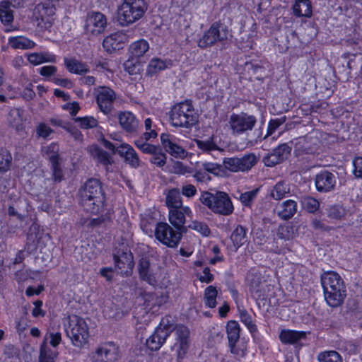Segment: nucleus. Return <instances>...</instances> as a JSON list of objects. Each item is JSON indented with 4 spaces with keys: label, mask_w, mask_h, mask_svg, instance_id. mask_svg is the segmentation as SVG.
I'll list each match as a JSON object with an SVG mask.
<instances>
[{
    "label": "nucleus",
    "mask_w": 362,
    "mask_h": 362,
    "mask_svg": "<svg viewBox=\"0 0 362 362\" xmlns=\"http://www.w3.org/2000/svg\"><path fill=\"white\" fill-rule=\"evenodd\" d=\"M148 8L146 0H123L117 7L116 22L128 27L144 18Z\"/></svg>",
    "instance_id": "nucleus-1"
},
{
    "label": "nucleus",
    "mask_w": 362,
    "mask_h": 362,
    "mask_svg": "<svg viewBox=\"0 0 362 362\" xmlns=\"http://www.w3.org/2000/svg\"><path fill=\"white\" fill-rule=\"evenodd\" d=\"M322 285L324 289L325 299L331 307L340 305L346 296L344 281L334 272H325L322 276Z\"/></svg>",
    "instance_id": "nucleus-2"
},
{
    "label": "nucleus",
    "mask_w": 362,
    "mask_h": 362,
    "mask_svg": "<svg viewBox=\"0 0 362 362\" xmlns=\"http://www.w3.org/2000/svg\"><path fill=\"white\" fill-rule=\"evenodd\" d=\"M64 327L72 344L83 347L88 342L89 331L86 320L78 315H70L64 320Z\"/></svg>",
    "instance_id": "nucleus-3"
},
{
    "label": "nucleus",
    "mask_w": 362,
    "mask_h": 362,
    "mask_svg": "<svg viewBox=\"0 0 362 362\" xmlns=\"http://www.w3.org/2000/svg\"><path fill=\"white\" fill-rule=\"evenodd\" d=\"M170 121L173 126L191 129L199 122V114L189 101L175 104L170 112Z\"/></svg>",
    "instance_id": "nucleus-4"
},
{
    "label": "nucleus",
    "mask_w": 362,
    "mask_h": 362,
    "mask_svg": "<svg viewBox=\"0 0 362 362\" xmlns=\"http://www.w3.org/2000/svg\"><path fill=\"white\" fill-rule=\"evenodd\" d=\"M83 204L85 209L92 214L100 213L105 203V196L100 182L95 179L87 181L81 191Z\"/></svg>",
    "instance_id": "nucleus-5"
},
{
    "label": "nucleus",
    "mask_w": 362,
    "mask_h": 362,
    "mask_svg": "<svg viewBox=\"0 0 362 362\" xmlns=\"http://www.w3.org/2000/svg\"><path fill=\"white\" fill-rule=\"evenodd\" d=\"M200 201L216 214L228 215L233 211V206L228 195L223 192H217L215 194L204 192L201 194Z\"/></svg>",
    "instance_id": "nucleus-6"
},
{
    "label": "nucleus",
    "mask_w": 362,
    "mask_h": 362,
    "mask_svg": "<svg viewBox=\"0 0 362 362\" xmlns=\"http://www.w3.org/2000/svg\"><path fill=\"white\" fill-rule=\"evenodd\" d=\"M173 329V323L170 317L163 318L154 332L146 339V347L151 351L159 350Z\"/></svg>",
    "instance_id": "nucleus-7"
},
{
    "label": "nucleus",
    "mask_w": 362,
    "mask_h": 362,
    "mask_svg": "<svg viewBox=\"0 0 362 362\" xmlns=\"http://www.w3.org/2000/svg\"><path fill=\"white\" fill-rule=\"evenodd\" d=\"M256 124V117L245 112L233 113L228 119V126L231 133L238 136L252 131Z\"/></svg>",
    "instance_id": "nucleus-8"
},
{
    "label": "nucleus",
    "mask_w": 362,
    "mask_h": 362,
    "mask_svg": "<svg viewBox=\"0 0 362 362\" xmlns=\"http://www.w3.org/2000/svg\"><path fill=\"white\" fill-rule=\"evenodd\" d=\"M107 25L106 16L99 11L88 13L85 24L84 32L89 37H94L102 34Z\"/></svg>",
    "instance_id": "nucleus-9"
},
{
    "label": "nucleus",
    "mask_w": 362,
    "mask_h": 362,
    "mask_svg": "<svg viewBox=\"0 0 362 362\" xmlns=\"http://www.w3.org/2000/svg\"><path fill=\"white\" fill-rule=\"evenodd\" d=\"M154 235L159 242L169 247H176L181 239V233L175 231L167 223H158Z\"/></svg>",
    "instance_id": "nucleus-10"
},
{
    "label": "nucleus",
    "mask_w": 362,
    "mask_h": 362,
    "mask_svg": "<svg viewBox=\"0 0 362 362\" xmlns=\"http://www.w3.org/2000/svg\"><path fill=\"white\" fill-rule=\"evenodd\" d=\"M129 40L127 32L119 30L105 36L103 41V47L108 53H114L123 49Z\"/></svg>",
    "instance_id": "nucleus-11"
},
{
    "label": "nucleus",
    "mask_w": 362,
    "mask_h": 362,
    "mask_svg": "<svg viewBox=\"0 0 362 362\" xmlns=\"http://www.w3.org/2000/svg\"><path fill=\"white\" fill-rule=\"evenodd\" d=\"M254 154H247L242 158H228L223 160L224 168L231 172L250 170L257 162Z\"/></svg>",
    "instance_id": "nucleus-12"
},
{
    "label": "nucleus",
    "mask_w": 362,
    "mask_h": 362,
    "mask_svg": "<svg viewBox=\"0 0 362 362\" xmlns=\"http://www.w3.org/2000/svg\"><path fill=\"white\" fill-rule=\"evenodd\" d=\"M95 95L96 102L100 111L105 115L110 114L116 98L115 92L110 88L102 86L95 90Z\"/></svg>",
    "instance_id": "nucleus-13"
},
{
    "label": "nucleus",
    "mask_w": 362,
    "mask_h": 362,
    "mask_svg": "<svg viewBox=\"0 0 362 362\" xmlns=\"http://www.w3.org/2000/svg\"><path fill=\"white\" fill-rule=\"evenodd\" d=\"M118 358V346L113 343H107L93 355L92 362H117Z\"/></svg>",
    "instance_id": "nucleus-14"
},
{
    "label": "nucleus",
    "mask_w": 362,
    "mask_h": 362,
    "mask_svg": "<svg viewBox=\"0 0 362 362\" xmlns=\"http://www.w3.org/2000/svg\"><path fill=\"white\" fill-rule=\"evenodd\" d=\"M139 272L141 278L148 282L149 284L156 285L160 288H167L170 283L167 278L160 281V276L151 273L149 263L146 259H141L139 264Z\"/></svg>",
    "instance_id": "nucleus-15"
},
{
    "label": "nucleus",
    "mask_w": 362,
    "mask_h": 362,
    "mask_svg": "<svg viewBox=\"0 0 362 362\" xmlns=\"http://www.w3.org/2000/svg\"><path fill=\"white\" fill-rule=\"evenodd\" d=\"M175 333L176 342L173 346V350L180 358H182L188 350L189 331L184 325H177L175 327Z\"/></svg>",
    "instance_id": "nucleus-16"
},
{
    "label": "nucleus",
    "mask_w": 362,
    "mask_h": 362,
    "mask_svg": "<svg viewBox=\"0 0 362 362\" xmlns=\"http://www.w3.org/2000/svg\"><path fill=\"white\" fill-rule=\"evenodd\" d=\"M193 216L192 211L187 206H182L180 208H172L169 209L168 219L170 223L180 229L185 223V217L192 218Z\"/></svg>",
    "instance_id": "nucleus-17"
},
{
    "label": "nucleus",
    "mask_w": 362,
    "mask_h": 362,
    "mask_svg": "<svg viewBox=\"0 0 362 362\" xmlns=\"http://www.w3.org/2000/svg\"><path fill=\"white\" fill-rule=\"evenodd\" d=\"M160 141L166 151L173 156L184 158L186 156L185 151L180 145V141L175 136L163 134L160 136Z\"/></svg>",
    "instance_id": "nucleus-18"
},
{
    "label": "nucleus",
    "mask_w": 362,
    "mask_h": 362,
    "mask_svg": "<svg viewBox=\"0 0 362 362\" xmlns=\"http://www.w3.org/2000/svg\"><path fill=\"white\" fill-rule=\"evenodd\" d=\"M36 9L40 16V18L37 19L38 27L42 30H49L55 20L54 7L53 6L45 7L44 5H38Z\"/></svg>",
    "instance_id": "nucleus-19"
},
{
    "label": "nucleus",
    "mask_w": 362,
    "mask_h": 362,
    "mask_svg": "<svg viewBox=\"0 0 362 362\" xmlns=\"http://www.w3.org/2000/svg\"><path fill=\"white\" fill-rule=\"evenodd\" d=\"M226 37V35H222L220 33L218 25H213L199 40L198 46L201 48H205L214 45L217 41L223 40Z\"/></svg>",
    "instance_id": "nucleus-20"
},
{
    "label": "nucleus",
    "mask_w": 362,
    "mask_h": 362,
    "mask_svg": "<svg viewBox=\"0 0 362 362\" xmlns=\"http://www.w3.org/2000/svg\"><path fill=\"white\" fill-rule=\"evenodd\" d=\"M117 118L122 129L128 133H134L139 128V120L136 117L129 111L118 113Z\"/></svg>",
    "instance_id": "nucleus-21"
},
{
    "label": "nucleus",
    "mask_w": 362,
    "mask_h": 362,
    "mask_svg": "<svg viewBox=\"0 0 362 362\" xmlns=\"http://www.w3.org/2000/svg\"><path fill=\"white\" fill-rule=\"evenodd\" d=\"M150 45L145 39L132 42L128 47V55L133 59L144 60V56L149 51Z\"/></svg>",
    "instance_id": "nucleus-22"
},
{
    "label": "nucleus",
    "mask_w": 362,
    "mask_h": 362,
    "mask_svg": "<svg viewBox=\"0 0 362 362\" xmlns=\"http://www.w3.org/2000/svg\"><path fill=\"white\" fill-rule=\"evenodd\" d=\"M335 185V176L329 172L322 171L316 175L315 186L320 192H329L334 188Z\"/></svg>",
    "instance_id": "nucleus-23"
},
{
    "label": "nucleus",
    "mask_w": 362,
    "mask_h": 362,
    "mask_svg": "<svg viewBox=\"0 0 362 362\" xmlns=\"http://www.w3.org/2000/svg\"><path fill=\"white\" fill-rule=\"evenodd\" d=\"M115 263L121 273L128 274L132 272L134 267L132 254L130 252H118L115 255Z\"/></svg>",
    "instance_id": "nucleus-24"
},
{
    "label": "nucleus",
    "mask_w": 362,
    "mask_h": 362,
    "mask_svg": "<svg viewBox=\"0 0 362 362\" xmlns=\"http://www.w3.org/2000/svg\"><path fill=\"white\" fill-rule=\"evenodd\" d=\"M290 152L291 148L287 144L279 145L272 153L264 158V163L267 166H273L286 158Z\"/></svg>",
    "instance_id": "nucleus-25"
},
{
    "label": "nucleus",
    "mask_w": 362,
    "mask_h": 362,
    "mask_svg": "<svg viewBox=\"0 0 362 362\" xmlns=\"http://www.w3.org/2000/svg\"><path fill=\"white\" fill-rule=\"evenodd\" d=\"M25 57L28 62L33 66L44 63H54L57 61L56 56L49 52L26 53Z\"/></svg>",
    "instance_id": "nucleus-26"
},
{
    "label": "nucleus",
    "mask_w": 362,
    "mask_h": 362,
    "mask_svg": "<svg viewBox=\"0 0 362 362\" xmlns=\"http://www.w3.org/2000/svg\"><path fill=\"white\" fill-rule=\"evenodd\" d=\"M226 332L231 352L239 356H243L244 353L243 351L241 354H239L235 349V343L240 337L239 324L234 320L228 322L226 326Z\"/></svg>",
    "instance_id": "nucleus-27"
},
{
    "label": "nucleus",
    "mask_w": 362,
    "mask_h": 362,
    "mask_svg": "<svg viewBox=\"0 0 362 362\" xmlns=\"http://www.w3.org/2000/svg\"><path fill=\"white\" fill-rule=\"evenodd\" d=\"M305 332L284 329L279 333V339L283 344H293L305 338Z\"/></svg>",
    "instance_id": "nucleus-28"
},
{
    "label": "nucleus",
    "mask_w": 362,
    "mask_h": 362,
    "mask_svg": "<svg viewBox=\"0 0 362 362\" xmlns=\"http://www.w3.org/2000/svg\"><path fill=\"white\" fill-rule=\"evenodd\" d=\"M146 307L153 308L154 306H160L168 301L169 295L168 292L159 293L155 294L145 293L143 296Z\"/></svg>",
    "instance_id": "nucleus-29"
},
{
    "label": "nucleus",
    "mask_w": 362,
    "mask_h": 362,
    "mask_svg": "<svg viewBox=\"0 0 362 362\" xmlns=\"http://www.w3.org/2000/svg\"><path fill=\"white\" fill-rule=\"evenodd\" d=\"M64 61L66 69L72 74H83L87 73L89 70L86 64L76 59V58L66 57Z\"/></svg>",
    "instance_id": "nucleus-30"
},
{
    "label": "nucleus",
    "mask_w": 362,
    "mask_h": 362,
    "mask_svg": "<svg viewBox=\"0 0 362 362\" xmlns=\"http://www.w3.org/2000/svg\"><path fill=\"white\" fill-rule=\"evenodd\" d=\"M297 211V204L293 200L283 202L277 209L278 215L283 219L291 218Z\"/></svg>",
    "instance_id": "nucleus-31"
},
{
    "label": "nucleus",
    "mask_w": 362,
    "mask_h": 362,
    "mask_svg": "<svg viewBox=\"0 0 362 362\" xmlns=\"http://www.w3.org/2000/svg\"><path fill=\"white\" fill-rule=\"evenodd\" d=\"M293 11L296 16L310 18L313 13L311 3L309 0H297Z\"/></svg>",
    "instance_id": "nucleus-32"
},
{
    "label": "nucleus",
    "mask_w": 362,
    "mask_h": 362,
    "mask_svg": "<svg viewBox=\"0 0 362 362\" xmlns=\"http://www.w3.org/2000/svg\"><path fill=\"white\" fill-rule=\"evenodd\" d=\"M145 60L128 57L123 64L124 71L129 75H137L142 72Z\"/></svg>",
    "instance_id": "nucleus-33"
},
{
    "label": "nucleus",
    "mask_w": 362,
    "mask_h": 362,
    "mask_svg": "<svg viewBox=\"0 0 362 362\" xmlns=\"http://www.w3.org/2000/svg\"><path fill=\"white\" fill-rule=\"evenodd\" d=\"M100 143L106 148L112 151L114 153H117L121 157H126L129 154L130 151L133 148L129 144L127 143H122L118 146H115L111 142L105 139L103 137L100 139Z\"/></svg>",
    "instance_id": "nucleus-34"
},
{
    "label": "nucleus",
    "mask_w": 362,
    "mask_h": 362,
    "mask_svg": "<svg viewBox=\"0 0 362 362\" xmlns=\"http://www.w3.org/2000/svg\"><path fill=\"white\" fill-rule=\"evenodd\" d=\"M198 148L203 151L211 152L214 151H223V146L216 142V137L212 136L206 140H196Z\"/></svg>",
    "instance_id": "nucleus-35"
},
{
    "label": "nucleus",
    "mask_w": 362,
    "mask_h": 362,
    "mask_svg": "<svg viewBox=\"0 0 362 362\" xmlns=\"http://www.w3.org/2000/svg\"><path fill=\"white\" fill-rule=\"evenodd\" d=\"M61 341L62 334L59 332H55L48 329L41 344H45L46 347H51V349H56Z\"/></svg>",
    "instance_id": "nucleus-36"
},
{
    "label": "nucleus",
    "mask_w": 362,
    "mask_h": 362,
    "mask_svg": "<svg viewBox=\"0 0 362 362\" xmlns=\"http://www.w3.org/2000/svg\"><path fill=\"white\" fill-rule=\"evenodd\" d=\"M9 45L14 49H30L34 47L35 43L23 36L11 37L8 38Z\"/></svg>",
    "instance_id": "nucleus-37"
},
{
    "label": "nucleus",
    "mask_w": 362,
    "mask_h": 362,
    "mask_svg": "<svg viewBox=\"0 0 362 362\" xmlns=\"http://www.w3.org/2000/svg\"><path fill=\"white\" fill-rule=\"evenodd\" d=\"M167 67L168 63L166 61L157 57L153 58L146 67V74L150 76H153Z\"/></svg>",
    "instance_id": "nucleus-38"
},
{
    "label": "nucleus",
    "mask_w": 362,
    "mask_h": 362,
    "mask_svg": "<svg viewBox=\"0 0 362 362\" xmlns=\"http://www.w3.org/2000/svg\"><path fill=\"white\" fill-rule=\"evenodd\" d=\"M7 119L9 124L16 130H20L23 128L24 119L23 116V111L21 110H11L8 113Z\"/></svg>",
    "instance_id": "nucleus-39"
},
{
    "label": "nucleus",
    "mask_w": 362,
    "mask_h": 362,
    "mask_svg": "<svg viewBox=\"0 0 362 362\" xmlns=\"http://www.w3.org/2000/svg\"><path fill=\"white\" fill-rule=\"evenodd\" d=\"M58 354L57 349L46 347L45 344H40L38 362H55Z\"/></svg>",
    "instance_id": "nucleus-40"
},
{
    "label": "nucleus",
    "mask_w": 362,
    "mask_h": 362,
    "mask_svg": "<svg viewBox=\"0 0 362 362\" xmlns=\"http://www.w3.org/2000/svg\"><path fill=\"white\" fill-rule=\"evenodd\" d=\"M166 204L169 209L182 206V197L179 189H172L167 192Z\"/></svg>",
    "instance_id": "nucleus-41"
},
{
    "label": "nucleus",
    "mask_w": 362,
    "mask_h": 362,
    "mask_svg": "<svg viewBox=\"0 0 362 362\" xmlns=\"http://www.w3.org/2000/svg\"><path fill=\"white\" fill-rule=\"evenodd\" d=\"M218 297V290L213 286H208L204 294V303L208 308H215L216 305V298Z\"/></svg>",
    "instance_id": "nucleus-42"
},
{
    "label": "nucleus",
    "mask_w": 362,
    "mask_h": 362,
    "mask_svg": "<svg viewBox=\"0 0 362 362\" xmlns=\"http://www.w3.org/2000/svg\"><path fill=\"white\" fill-rule=\"evenodd\" d=\"M246 232L243 227L238 226L232 233L230 240L237 250L245 242Z\"/></svg>",
    "instance_id": "nucleus-43"
},
{
    "label": "nucleus",
    "mask_w": 362,
    "mask_h": 362,
    "mask_svg": "<svg viewBox=\"0 0 362 362\" xmlns=\"http://www.w3.org/2000/svg\"><path fill=\"white\" fill-rule=\"evenodd\" d=\"M89 151L93 158L103 165H107L111 163V158L108 153L101 150L96 145H92L89 148Z\"/></svg>",
    "instance_id": "nucleus-44"
},
{
    "label": "nucleus",
    "mask_w": 362,
    "mask_h": 362,
    "mask_svg": "<svg viewBox=\"0 0 362 362\" xmlns=\"http://www.w3.org/2000/svg\"><path fill=\"white\" fill-rule=\"evenodd\" d=\"M10 1H2L0 2V19L4 24H8L13 20V11L10 8Z\"/></svg>",
    "instance_id": "nucleus-45"
},
{
    "label": "nucleus",
    "mask_w": 362,
    "mask_h": 362,
    "mask_svg": "<svg viewBox=\"0 0 362 362\" xmlns=\"http://www.w3.org/2000/svg\"><path fill=\"white\" fill-rule=\"evenodd\" d=\"M289 192L288 186L283 182H279L272 189L271 195L274 199L279 200L283 199Z\"/></svg>",
    "instance_id": "nucleus-46"
},
{
    "label": "nucleus",
    "mask_w": 362,
    "mask_h": 362,
    "mask_svg": "<svg viewBox=\"0 0 362 362\" xmlns=\"http://www.w3.org/2000/svg\"><path fill=\"white\" fill-rule=\"evenodd\" d=\"M165 170L170 173L182 175L191 173V170L189 167L185 166L182 163L178 161L173 162L172 164L168 165Z\"/></svg>",
    "instance_id": "nucleus-47"
},
{
    "label": "nucleus",
    "mask_w": 362,
    "mask_h": 362,
    "mask_svg": "<svg viewBox=\"0 0 362 362\" xmlns=\"http://www.w3.org/2000/svg\"><path fill=\"white\" fill-rule=\"evenodd\" d=\"M317 358L320 362H342L341 356L334 351L320 353Z\"/></svg>",
    "instance_id": "nucleus-48"
},
{
    "label": "nucleus",
    "mask_w": 362,
    "mask_h": 362,
    "mask_svg": "<svg viewBox=\"0 0 362 362\" xmlns=\"http://www.w3.org/2000/svg\"><path fill=\"white\" fill-rule=\"evenodd\" d=\"M144 127L146 129V132L144 134L145 140L148 141L151 139H155L157 137L158 133L156 129V125L153 124L151 118L145 119Z\"/></svg>",
    "instance_id": "nucleus-49"
},
{
    "label": "nucleus",
    "mask_w": 362,
    "mask_h": 362,
    "mask_svg": "<svg viewBox=\"0 0 362 362\" xmlns=\"http://www.w3.org/2000/svg\"><path fill=\"white\" fill-rule=\"evenodd\" d=\"M301 205L303 208L310 213L316 211L320 207L319 202L311 197H306L302 199Z\"/></svg>",
    "instance_id": "nucleus-50"
},
{
    "label": "nucleus",
    "mask_w": 362,
    "mask_h": 362,
    "mask_svg": "<svg viewBox=\"0 0 362 362\" xmlns=\"http://www.w3.org/2000/svg\"><path fill=\"white\" fill-rule=\"evenodd\" d=\"M155 225V219L151 216H142L141 220V228L144 233L151 237L153 235V229Z\"/></svg>",
    "instance_id": "nucleus-51"
},
{
    "label": "nucleus",
    "mask_w": 362,
    "mask_h": 362,
    "mask_svg": "<svg viewBox=\"0 0 362 362\" xmlns=\"http://www.w3.org/2000/svg\"><path fill=\"white\" fill-rule=\"evenodd\" d=\"M203 168L206 172L217 176L222 177L226 174V170L221 165L214 163H204Z\"/></svg>",
    "instance_id": "nucleus-52"
},
{
    "label": "nucleus",
    "mask_w": 362,
    "mask_h": 362,
    "mask_svg": "<svg viewBox=\"0 0 362 362\" xmlns=\"http://www.w3.org/2000/svg\"><path fill=\"white\" fill-rule=\"evenodd\" d=\"M188 228L198 232L203 236H208L210 234V229L208 226L203 222L192 221L188 225Z\"/></svg>",
    "instance_id": "nucleus-53"
},
{
    "label": "nucleus",
    "mask_w": 362,
    "mask_h": 362,
    "mask_svg": "<svg viewBox=\"0 0 362 362\" xmlns=\"http://www.w3.org/2000/svg\"><path fill=\"white\" fill-rule=\"evenodd\" d=\"M345 215V209L339 205L330 206L327 209V216L331 219H341Z\"/></svg>",
    "instance_id": "nucleus-54"
},
{
    "label": "nucleus",
    "mask_w": 362,
    "mask_h": 362,
    "mask_svg": "<svg viewBox=\"0 0 362 362\" xmlns=\"http://www.w3.org/2000/svg\"><path fill=\"white\" fill-rule=\"evenodd\" d=\"M277 235L279 238L284 240L291 238L293 235V227L288 223L280 226L278 228Z\"/></svg>",
    "instance_id": "nucleus-55"
},
{
    "label": "nucleus",
    "mask_w": 362,
    "mask_h": 362,
    "mask_svg": "<svg viewBox=\"0 0 362 362\" xmlns=\"http://www.w3.org/2000/svg\"><path fill=\"white\" fill-rule=\"evenodd\" d=\"M11 156L6 150H0V171H6L10 167Z\"/></svg>",
    "instance_id": "nucleus-56"
},
{
    "label": "nucleus",
    "mask_w": 362,
    "mask_h": 362,
    "mask_svg": "<svg viewBox=\"0 0 362 362\" xmlns=\"http://www.w3.org/2000/svg\"><path fill=\"white\" fill-rule=\"evenodd\" d=\"M76 122H78L80 127L84 129L93 128L98 124L97 119L91 116L77 117Z\"/></svg>",
    "instance_id": "nucleus-57"
},
{
    "label": "nucleus",
    "mask_w": 362,
    "mask_h": 362,
    "mask_svg": "<svg viewBox=\"0 0 362 362\" xmlns=\"http://www.w3.org/2000/svg\"><path fill=\"white\" fill-rule=\"evenodd\" d=\"M134 144L139 149H140L142 152L145 153L153 155V153H154L158 150V147L153 146L150 144L144 142L141 140H136Z\"/></svg>",
    "instance_id": "nucleus-58"
},
{
    "label": "nucleus",
    "mask_w": 362,
    "mask_h": 362,
    "mask_svg": "<svg viewBox=\"0 0 362 362\" xmlns=\"http://www.w3.org/2000/svg\"><path fill=\"white\" fill-rule=\"evenodd\" d=\"M33 230H38L35 239H36V244L40 247H43L50 241L51 238L50 236L47 233H45L43 232H40L39 229L36 226H33Z\"/></svg>",
    "instance_id": "nucleus-59"
},
{
    "label": "nucleus",
    "mask_w": 362,
    "mask_h": 362,
    "mask_svg": "<svg viewBox=\"0 0 362 362\" xmlns=\"http://www.w3.org/2000/svg\"><path fill=\"white\" fill-rule=\"evenodd\" d=\"M33 305L31 314L33 317H43L46 315V311L42 308L43 302L42 300H35L33 303Z\"/></svg>",
    "instance_id": "nucleus-60"
},
{
    "label": "nucleus",
    "mask_w": 362,
    "mask_h": 362,
    "mask_svg": "<svg viewBox=\"0 0 362 362\" xmlns=\"http://www.w3.org/2000/svg\"><path fill=\"white\" fill-rule=\"evenodd\" d=\"M285 117L271 119L268 124L267 133L266 136H272L275 132L276 129L281 124H283L285 122Z\"/></svg>",
    "instance_id": "nucleus-61"
},
{
    "label": "nucleus",
    "mask_w": 362,
    "mask_h": 362,
    "mask_svg": "<svg viewBox=\"0 0 362 362\" xmlns=\"http://www.w3.org/2000/svg\"><path fill=\"white\" fill-rule=\"evenodd\" d=\"M49 159L51 163H52L53 167V176L54 180L57 181H60L62 177L61 169L58 165V156L57 155H52L49 156Z\"/></svg>",
    "instance_id": "nucleus-62"
},
{
    "label": "nucleus",
    "mask_w": 362,
    "mask_h": 362,
    "mask_svg": "<svg viewBox=\"0 0 362 362\" xmlns=\"http://www.w3.org/2000/svg\"><path fill=\"white\" fill-rule=\"evenodd\" d=\"M240 320L248 328L250 332H253L256 330L255 325L252 322L251 316L245 311H241L240 314Z\"/></svg>",
    "instance_id": "nucleus-63"
},
{
    "label": "nucleus",
    "mask_w": 362,
    "mask_h": 362,
    "mask_svg": "<svg viewBox=\"0 0 362 362\" xmlns=\"http://www.w3.org/2000/svg\"><path fill=\"white\" fill-rule=\"evenodd\" d=\"M125 162L129 164L133 168H137L139 166L140 161L139 157L134 148L130 151L129 155L124 157Z\"/></svg>",
    "instance_id": "nucleus-64"
}]
</instances>
